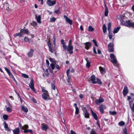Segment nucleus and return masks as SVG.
Segmentation results:
<instances>
[{
	"instance_id": "1",
	"label": "nucleus",
	"mask_w": 134,
	"mask_h": 134,
	"mask_svg": "<svg viewBox=\"0 0 134 134\" xmlns=\"http://www.w3.org/2000/svg\"><path fill=\"white\" fill-rule=\"evenodd\" d=\"M90 79L92 83L93 84L98 83L99 84L102 83V82L100 80L97 78H96L94 75H92L90 77Z\"/></svg>"
},
{
	"instance_id": "2",
	"label": "nucleus",
	"mask_w": 134,
	"mask_h": 134,
	"mask_svg": "<svg viewBox=\"0 0 134 134\" xmlns=\"http://www.w3.org/2000/svg\"><path fill=\"white\" fill-rule=\"evenodd\" d=\"M110 57L111 58V61L114 64V65H117L118 62L116 60V57L113 53H111L110 54Z\"/></svg>"
},
{
	"instance_id": "3",
	"label": "nucleus",
	"mask_w": 134,
	"mask_h": 134,
	"mask_svg": "<svg viewBox=\"0 0 134 134\" xmlns=\"http://www.w3.org/2000/svg\"><path fill=\"white\" fill-rule=\"evenodd\" d=\"M124 25L127 26L134 28V23L130 22V21H126L124 23Z\"/></svg>"
},
{
	"instance_id": "4",
	"label": "nucleus",
	"mask_w": 134,
	"mask_h": 134,
	"mask_svg": "<svg viewBox=\"0 0 134 134\" xmlns=\"http://www.w3.org/2000/svg\"><path fill=\"white\" fill-rule=\"evenodd\" d=\"M114 44L113 43H110L108 45V49L110 52H112L114 51Z\"/></svg>"
},
{
	"instance_id": "5",
	"label": "nucleus",
	"mask_w": 134,
	"mask_h": 134,
	"mask_svg": "<svg viewBox=\"0 0 134 134\" xmlns=\"http://www.w3.org/2000/svg\"><path fill=\"white\" fill-rule=\"evenodd\" d=\"M67 50L69 52V53L71 54L73 53V47L72 46H68L66 47Z\"/></svg>"
},
{
	"instance_id": "6",
	"label": "nucleus",
	"mask_w": 134,
	"mask_h": 134,
	"mask_svg": "<svg viewBox=\"0 0 134 134\" xmlns=\"http://www.w3.org/2000/svg\"><path fill=\"white\" fill-rule=\"evenodd\" d=\"M41 129L43 131H46L49 127L48 126L45 124H43L41 125Z\"/></svg>"
},
{
	"instance_id": "7",
	"label": "nucleus",
	"mask_w": 134,
	"mask_h": 134,
	"mask_svg": "<svg viewBox=\"0 0 134 134\" xmlns=\"http://www.w3.org/2000/svg\"><path fill=\"white\" fill-rule=\"evenodd\" d=\"M104 99L100 97L99 99H97L96 100V103L97 104H99L100 103L103 102Z\"/></svg>"
},
{
	"instance_id": "8",
	"label": "nucleus",
	"mask_w": 134,
	"mask_h": 134,
	"mask_svg": "<svg viewBox=\"0 0 134 134\" xmlns=\"http://www.w3.org/2000/svg\"><path fill=\"white\" fill-rule=\"evenodd\" d=\"M47 2L49 6H52L55 4L56 2L55 1H52L51 0H48Z\"/></svg>"
},
{
	"instance_id": "9",
	"label": "nucleus",
	"mask_w": 134,
	"mask_h": 134,
	"mask_svg": "<svg viewBox=\"0 0 134 134\" xmlns=\"http://www.w3.org/2000/svg\"><path fill=\"white\" fill-rule=\"evenodd\" d=\"M129 92V90L127 87L125 86L124 87L123 91V94L124 96H126V95Z\"/></svg>"
},
{
	"instance_id": "10",
	"label": "nucleus",
	"mask_w": 134,
	"mask_h": 134,
	"mask_svg": "<svg viewBox=\"0 0 134 134\" xmlns=\"http://www.w3.org/2000/svg\"><path fill=\"white\" fill-rule=\"evenodd\" d=\"M29 85L30 88L33 90H34L35 88L34 87V83L33 80L32 79L30 82V83H29Z\"/></svg>"
},
{
	"instance_id": "11",
	"label": "nucleus",
	"mask_w": 134,
	"mask_h": 134,
	"mask_svg": "<svg viewBox=\"0 0 134 134\" xmlns=\"http://www.w3.org/2000/svg\"><path fill=\"white\" fill-rule=\"evenodd\" d=\"M64 18L66 19V22H68L69 24L71 25L72 24V20L70 19L69 18H68L66 16L64 15Z\"/></svg>"
},
{
	"instance_id": "12",
	"label": "nucleus",
	"mask_w": 134,
	"mask_h": 134,
	"mask_svg": "<svg viewBox=\"0 0 134 134\" xmlns=\"http://www.w3.org/2000/svg\"><path fill=\"white\" fill-rule=\"evenodd\" d=\"M34 51V50L32 49H30L27 54V56L29 57H30L33 56Z\"/></svg>"
},
{
	"instance_id": "13",
	"label": "nucleus",
	"mask_w": 134,
	"mask_h": 134,
	"mask_svg": "<svg viewBox=\"0 0 134 134\" xmlns=\"http://www.w3.org/2000/svg\"><path fill=\"white\" fill-rule=\"evenodd\" d=\"M83 111L85 113V117L86 118H88L89 117V113L87 111V109L85 108L84 110Z\"/></svg>"
},
{
	"instance_id": "14",
	"label": "nucleus",
	"mask_w": 134,
	"mask_h": 134,
	"mask_svg": "<svg viewBox=\"0 0 134 134\" xmlns=\"http://www.w3.org/2000/svg\"><path fill=\"white\" fill-rule=\"evenodd\" d=\"M14 134H19L20 132L19 129L18 127L13 130Z\"/></svg>"
},
{
	"instance_id": "15",
	"label": "nucleus",
	"mask_w": 134,
	"mask_h": 134,
	"mask_svg": "<svg viewBox=\"0 0 134 134\" xmlns=\"http://www.w3.org/2000/svg\"><path fill=\"white\" fill-rule=\"evenodd\" d=\"M85 48L87 49H88L91 46V44L90 42H87L85 43Z\"/></svg>"
},
{
	"instance_id": "16",
	"label": "nucleus",
	"mask_w": 134,
	"mask_h": 134,
	"mask_svg": "<svg viewBox=\"0 0 134 134\" xmlns=\"http://www.w3.org/2000/svg\"><path fill=\"white\" fill-rule=\"evenodd\" d=\"M92 116L96 120H97L98 119V118L96 114L94 113L93 111L92 110V109L91 110Z\"/></svg>"
},
{
	"instance_id": "17",
	"label": "nucleus",
	"mask_w": 134,
	"mask_h": 134,
	"mask_svg": "<svg viewBox=\"0 0 134 134\" xmlns=\"http://www.w3.org/2000/svg\"><path fill=\"white\" fill-rule=\"evenodd\" d=\"M47 94L44 93L42 94V97L45 100H46L48 99V95Z\"/></svg>"
},
{
	"instance_id": "18",
	"label": "nucleus",
	"mask_w": 134,
	"mask_h": 134,
	"mask_svg": "<svg viewBox=\"0 0 134 134\" xmlns=\"http://www.w3.org/2000/svg\"><path fill=\"white\" fill-rule=\"evenodd\" d=\"M85 59L87 62V63L86 64V66L88 68H89L90 66V62L87 58H85Z\"/></svg>"
},
{
	"instance_id": "19",
	"label": "nucleus",
	"mask_w": 134,
	"mask_h": 134,
	"mask_svg": "<svg viewBox=\"0 0 134 134\" xmlns=\"http://www.w3.org/2000/svg\"><path fill=\"white\" fill-rule=\"evenodd\" d=\"M61 42L63 44V47L65 50H66L67 49V46L65 44L64 41L63 40H62L61 41Z\"/></svg>"
},
{
	"instance_id": "20",
	"label": "nucleus",
	"mask_w": 134,
	"mask_h": 134,
	"mask_svg": "<svg viewBox=\"0 0 134 134\" xmlns=\"http://www.w3.org/2000/svg\"><path fill=\"white\" fill-rule=\"evenodd\" d=\"M99 108L101 113L102 114L103 113L104 106L102 105H101L99 106Z\"/></svg>"
},
{
	"instance_id": "21",
	"label": "nucleus",
	"mask_w": 134,
	"mask_h": 134,
	"mask_svg": "<svg viewBox=\"0 0 134 134\" xmlns=\"http://www.w3.org/2000/svg\"><path fill=\"white\" fill-rule=\"evenodd\" d=\"M58 91L57 90H53L52 91V93L54 96H56L58 95Z\"/></svg>"
},
{
	"instance_id": "22",
	"label": "nucleus",
	"mask_w": 134,
	"mask_h": 134,
	"mask_svg": "<svg viewBox=\"0 0 134 134\" xmlns=\"http://www.w3.org/2000/svg\"><path fill=\"white\" fill-rule=\"evenodd\" d=\"M41 16L40 15H39L38 16H36V19L38 23H41Z\"/></svg>"
},
{
	"instance_id": "23",
	"label": "nucleus",
	"mask_w": 134,
	"mask_h": 134,
	"mask_svg": "<svg viewBox=\"0 0 134 134\" xmlns=\"http://www.w3.org/2000/svg\"><path fill=\"white\" fill-rule=\"evenodd\" d=\"M99 69L101 73L102 74H103L105 73V69L102 67L101 66H100L99 67Z\"/></svg>"
},
{
	"instance_id": "24",
	"label": "nucleus",
	"mask_w": 134,
	"mask_h": 134,
	"mask_svg": "<svg viewBox=\"0 0 134 134\" xmlns=\"http://www.w3.org/2000/svg\"><path fill=\"white\" fill-rule=\"evenodd\" d=\"M3 124L4 125V127L6 130L7 131H9L10 129L8 128L7 124L5 122H4L3 123Z\"/></svg>"
},
{
	"instance_id": "25",
	"label": "nucleus",
	"mask_w": 134,
	"mask_h": 134,
	"mask_svg": "<svg viewBox=\"0 0 134 134\" xmlns=\"http://www.w3.org/2000/svg\"><path fill=\"white\" fill-rule=\"evenodd\" d=\"M120 27H118L114 29L113 31V33H117L120 29Z\"/></svg>"
},
{
	"instance_id": "26",
	"label": "nucleus",
	"mask_w": 134,
	"mask_h": 134,
	"mask_svg": "<svg viewBox=\"0 0 134 134\" xmlns=\"http://www.w3.org/2000/svg\"><path fill=\"white\" fill-rule=\"evenodd\" d=\"M102 29L103 32L105 33L106 32L107 30V27L105 24H104L103 25Z\"/></svg>"
},
{
	"instance_id": "27",
	"label": "nucleus",
	"mask_w": 134,
	"mask_h": 134,
	"mask_svg": "<svg viewBox=\"0 0 134 134\" xmlns=\"http://www.w3.org/2000/svg\"><path fill=\"white\" fill-rule=\"evenodd\" d=\"M5 107L6 108L7 111L9 113H11L12 111V109L9 107H8L7 105H5Z\"/></svg>"
},
{
	"instance_id": "28",
	"label": "nucleus",
	"mask_w": 134,
	"mask_h": 134,
	"mask_svg": "<svg viewBox=\"0 0 134 134\" xmlns=\"http://www.w3.org/2000/svg\"><path fill=\"white\" fill-rule=\"evenodd\" d=\"M21 129L23 130L26 129L28 127V126L27 125H25L23 126H22V125H21Z\"/></svg>"
},
{
	"instance_id": "29",
	"label": "nucleus",
	"mask_w": 134,
	"mask_h": 134,
	"mask_svg": "<svg viewBox=\"0 0 134 134\" xmlns=\"http://www.w3.org/2000/svg\"><path fill=\"white\" fill-rule=\"evenodd\" d=\"M21 110L25 112H27L28 111V109L27 108H25L24 107L22 106L21 107Z\"/></svg>"
},
{
	"instance_id": "30",
	"label": "nucleus",
	"mask_w": 134,
	"mask_h": 134,
	"mask_svg": "<svg viewBox=\"0 0 134 134\" xmlns=\"http://www.w3.org/2000/svg\"><path fill=\"white\" fill-rule=\"evenodd\" d=\"M111 26V23L109 22V23L108 25V30L109 32H111V30L110 29Z\"/></svg>"
},
{
	"instance_id": "31",
	"label": "nucleus",
	"mask_w": 134,
	"mask_h": 134,
	"mask_svg": "<svg viewBox=\"0 0 134 134\" xmlns=\"http://www.w3.org/2000/svg\"><path fill=\"white\" fill-rule=\"evenodd\" d=\"M94 30V28L91 26H90L88 28V31L89 32L92 31Z\"/></svg>"
},
{
	"instance_id": "32",
	"label": "nucleus",
	"mask_w": 134,
	"mask_h": 134,
	"mask_svg": "<svg viewBox=\"0 0 134 134\" xmlns=\"http://www.w3.org/2000/svg\"><path fill=\"white\" fill-rule=\"evenodd\" d=\"M24 132L25 133H26L27 132H29L31 133H32V130L31 129L26 130H25L24 131Z\"/></svg>"
},
{
	"instance_id": "33",
	"label": "nucleus",
	"mask_w": 134,
	"mask_h": 134,
	"mask_svg": "<svg viewBox=\"0 0 134 134\" xmlns=\"http://www.w3.org/2000/svg\"><path fill=\"white\" fill-rule=\"evenodd\" d=\"M9 75V76L15 82H16V81L15 80L14 76L11 73Z\"/></svg>"
},
{
	"instance_id": "34",
	"label": "nucleus",
	"mask_w": 134,
	"mask_h": 134,
	"mask_svg": "<svg viewBox=\"0 0 134 134\" xmlns=\"http://www.w3.org/2000/svg\"><path fill=\"white\" fill-rule=\"evenodd\" d=\"M14 36L15 37H16L17 36L21 37L22 36V35L21 34V33L20 32L19 33H16V34L14 35Z\"/></svg>"
},
{
	"instance_id": "35",
	"label": "nucleus",
	"mask_w": 134,
	"mask_h": 134,
	"mask_svg": "<svg viewBox=\"0 0 134 134\" xmlns=\"http://www.w3.org/2000/svg\"><path fill=\"white\" fill-rule=\"evenodd\" d=\"M50 66L52 70L54 69L55 68V65L54 63H52L51 64Z\"/></svg>"
},
{
	"instance_id": "36",
	"label": "nucleus",
	"mask_w": 134,
	"mask_h": 134,
	"mask_svg": "<svg viewBox=\"0 0 134 134\" xmlns=\"http://www.w3.org/2000/svg\"><path fill=\"white\" fill-rule=\"evenodd\" d=\"M108 13V9H105V10L104 13L105 15V16H107Z\"/></svg>"
},
{
	"instance_id": "37",
	"label": "nucleus",
	"mask_w": 134,
	"mask_h": 134,
	"mask_svg": "<svg viewBox=\"0 0 134 134\" xmlns=\"http://www.w3.org/2000/svg\"><path fill=\"white\" fill-rule=\"evenodd\" d=\"M3 117L4 119L6 120H7L8 118V116L6 114H4L3 115Z\"/></svg>"
},
{
	"instance_id": "38",
	"label": "nucleus",
	"mask_w": 134,
	"mask_h": 134,
	"mask_svg": "<svg viewBox=\"0 0 134 134\" xmlns=\"http://www.w3.org/2000/svg\"><path fill=\"white\" fill-rule=\"evenodd\" d=\"M75 114L77 115L79 113V108L78 107H75Z\"/></svg>"
},
{
	"instance_id": "39",
	"label": "nucleus",
	"mask_w": 134,
	"mask_h": 134,
	"mask_svg": "<svg viewBox=\"0 0 134 134\" xmlns=\"http://www.w3.org/2000/svg\"><path fill=\"white\" fill-rule=\"evenodd\" d=\"M22 76L23 77L25 78H29L28 76L25 74H22Z\"/></svg>"
},
{
	"instance_id": "40",
	"label": "nucleus",
	"mask_w": 134,
	"mask_h": 134,
	"mask_svg": "<svg viewBox=\"0 0 134 134\" xmlns=\"http://www.w3.org/2000/svg\"><path fill=\"white\" fill-rule=\"evenodd\" d=\"M118 124L120 126H123L125 124V122L123 121H121L119 122Z\"/></svg>"
},
{
	"instance_id": "41",
	"label": "nucleus",
	"mask_w": 134,
	"mask_h": 134,
	"mask_svg": "<svg viewBox=\"0 0 134 134\" xmlns=\"http://www.w3.org/2000/svg\"><path fill=\"white\" fill-rule=\"evenodd\" d=\"M109 113L110 114L112 115H114L116 114V112L115 111H109Z\"/></svg>"
},
{
	"instance_id": "42",
	"label": "nucleus",
	"mask_w": 134,
	"mask_h": 134,
	"mask_svg": "<svg viewBox=\"0 0 134 134\" xmlns=\"http://www.w3.org/2000/svg\"><path fill=\"white\" fill-rule=\"evenodd\" d=\"M109 37L110 39H111L112 37V34L111 33V32H109Z\"/></svg>"
},
{
	"instance_id": "43",
	"label": "nucleus",
	"mask_w": 134,
	"mask_h": 134,
	"mask_svg": "<svg viewBox=\"0 0 134 134\" xmlns=\"http://www.w3.org/2000/svg\"><path fill=\"white\" fill-rule=\"evenodd\" d=\"M56 19V18L54 17H52V18H51L50 19V21L51 22H54Z\"/></svg>"
},
{
	"instance_id": "44",
	"label": "nucleus",
	"mask_w": 134,
	"mask_h": 134,
	"mask_svg": "<svg viewBox=\"0 0 134 134\" xmlns=\"http://www.w3.org/2000/svg\"><path fill=\"white\" fill-rule=\"evenodd\" d=\"M24 40L26 42H30V39L26 37L24 38Z\"/></svg>"
},
{
	"instance_id": "45",
	"label": "nucleus",
	"mask_w": 134,
	"mask_h": 134,
	"mask_svg": "<svg viewBox=\"0 0 134 134\" xmlns=\"http://www.w3.org/2000/svg\"><path fill=\"white\" fill-rule=\"evenodd\" d=\"M4 68L5 69V70L7 71V72L8 73L9 75V74H10V73L11 72L9 69H7V68L6 67H4Z\"/></svg>"
},
{
	"instance_id": "46",
	"label": "nucleus",
	"mask_w": 134,
	"mask_h": 134,
	"mask_svg": "<svg viewBox=\"0 0 134 134\" xmlns=\"http://www.w3.org/2000/svg\"><path fill=\"white\" fill-rule=\"evenodd\" d=\"M4 68L5 69V70L7 71V72L8 73L9 75V74H10V73L11 72L9 69H7V68L6 67H4Z\"/></svg>"
},
{
	"instance_id": "47",
	"label": "nucleus",
	"mask_w": 134,
	"mask_h": 134,
	"mask_svg": "<svg viewBox=\"0 0 134 134\" xmlns=\"http://www.w3.org/2000/svg\"><path fill=\"white\" fill-rule=\"evenodd\" d=\"M42 91L43 92H44L45 93H48L47 91L44 88H42Z\"/></svg>"
},
{
	"instance_id": "48",
	"label": "nucleus",
	"mask_w": 134,
	"mask_h": 134,
	"mask_svg": "<svg viewBox=\"0 0 134 134\" xmlns=\"http://www.w3.org/2000/svg\"><path fill=\"white\" fill-rule=\"evenodd\" d=\"M49 48V51L51 52L52 53H53V51L52 49V47L51 46L49 47H48Z\"/></svg>"
},
{
	"instance_id": "49",
	"label": "nucleus",
	"mask_w": 134,
	"mask_h": 134,
	"mask_svg": "<svg viewBox=\"0 0 134 134\" xmlns=\"http://www.w3.org/2000/svg\"><path fill=\"white\" fill-rule=\"evenodd\" d=\"M51 86L53 90H55V85L53 83H52L51 84Z\"/></svg>"
},
{
	"instance_id": "50",
	"label": "nucleus",
	"mask_w": 134,
	"mask_h": 134,
	"mask_svg": "<svg viewBox=\"0 0 134 134\" xmlns=\"http://www.w3.org/2000/svg\"><path fill=\"white\" fill-rule=\"evenodd\" d=\"M90 134H97L96 132L93 130H92L90 132Z\"/></svg>"
},
{
	"instance_id": "51",
	"label": "nucleus",
	"mask_w": 134,
	"mask_h": 134,
	"mask_svg": "<svg viewBox=\"0 0 134 134\" xmlns=\"http://www.w3.org/2000/svg\"><path fill=\"white\" fill-rule=\"evenodd\" d=\"M127 130L126 128H125L123 130V132L124 133V134H126L127 133Z\"/></svg>"
},
{
	"instance_id": "52",
	"label": "nucleus",
	"mask_w": 134,
	"mask_h": 134,
	"mask_svg": "<svg viewBox=\"0 0 134 134\" xmlns=\"http://www.w3.org/2000/svg\"><path fill=\"white\" fill-rule=\"evenodd\" d=\"M24 30V32L26 34H28L29 33V31L28 30L26 29H23Z\"/></svg>"
},
{
	"instance_id": "53",
	"label": "nucleus",
	"mask_w": 134,
	"mask_h": 134,
	"mask_svg": "<svg viewBox=\"0 0 134 134\" xmlns=\"http://www.w3.org/2000/svg\"><path fill=\"white\" fill-rule=\"evenodd\" d=\"M72 41L71 40H70L69 42L68 45V46H72Z\"/></svg>"
},
{
	"instance_id": "54",
	"label": "nucleus",
	"mask_w": 134,
	"mask_h": 134,
	"mask_svg": "<svg viewBox=\"0 0 134 134\" xmlns=\"http://www.w3.org/2000/svg\"><path fill=\"white\" fill-rule=\"evenodd\" d=\"M49 59L50 61L52 62H55V60L53 58H50Z\"/></svg>"
},
{
	"instance_id": "55",
	"label": "nucleus",
	"mask_w": 134,
	"mask_h": 134,
	"mask_svg": "<svg viewBox=\"0 0 134 134\" xmlns=\"http://www.w3.org/2000/svg\"><path fill=\"white\" fill-rule=\"evenodd\" d=\"M20 33H21V34L22 35H22H24V31L23 29H21L20 31Z\"/></svg>"
},
{
	"instance_id": "56",
	"label": "nucleus",
	"mask_w": 134,
	"mask_h": 134,
	"mask_svg": "<svg viewBox=\"0 0 134 134\" xmlns=\"http://www.w3.org/2000/svg\"><path fill=\"white\" fill-rule=\"evenodd\" d=\"M55 67L58 69L59 70L60 69V67L59 65L56 64L55 65Z\"/></svg>"
},
{
	"instance_id": "57",
	"label": "nucleus",
	"mask_w": 134,
	"mask_h": 134,
	"mask_svg": "<svg viewBox=\"0 0 134 134\" xmlns=\"http://www.w3.org/2000/svg\"><path fill=\"white\" fill-rule=\"evenodd\" d=\"M47 44H48V47H49L51 46V43L50 42V41H48V42H47Z\"/></svg>"
},
{
	"instance_id": "58",
	"label": "nucleus",
	"mask_w": 134,
	"mask_h": 134,
	"mask_svg": "<svg viewBox=\"0 0 134 134\" xmlns=\"http://www.w3.org/2000/svg\"><path fill=\"white\" fill-rule=\"evenodd\" d=\"M45 74L47 76H48L49 75V73H48V70L46 69L45 71Z\"/></svg>"
},
{
	"instance_id": "59",
	"label": "nucleus",
	"mask_w": 134,
	"mask_h": 134,
	"mask_svg": "<svg viewBox=\"0 0 134 134\" xmlns=\"http://www.w3.org/2000/svg\"><path fill=\"white\" fill-rule=\"evenodd\" d=\"M70 133L71 134H76V133L75 131H72V130H71Z\"/></svg>"
},
{
	"instance_id": "60",
	"label": "nucleus",
	"mask_w": 134,
	"mask_h": 134,
	"mask_svg": "<svg viewBox=\"0 0 134 134\" xmlns=\"http://www.w3.org/2000/svg\"><path fill=\"white\" fill-rule=\"evenodd\" d=\"M37 25V23L35 22H33V25L34 26H36Z\"/></svg>"
},
{
	"instance_id": "61",
	"label": "nucleus",
	"mask_w": 134,
	"mask_h": 134,
	"mask_svg": "<svg viewBox=\"0 0 134 134\" xmlns=\"http://www.w3.org/2000/svg\"><path fill=\"white\" fill-rule=\"evenodd\" d=\"M59 11H60V9H58L57 10H55V11L54 12L56 14H58L59 13Z\"/></svg>"
},
{
	"instance_id": "62",
	"label": "nucleus",
	"mask_w": 134,
	"mask_h": 134,
	"mask_svg": "<svg viewBox=\"0 0 134 134\" xmlns=\"http://www.w3.org/2000/svg\"><path fill=\"white\" fill-rule=\"evenodd\" d=\"M7 104L8 106H9L10 107H12V105L9 102H8L7 103Z\"/></svg>"
},
{
	"instance_id": "63",
	"label": "nucleus",
	"mask_w": 134,
	"mask_h": 134,
	"mask_svg": "<svg viewBox=\"0 0 134 134\" xmlns=\"http://www.w3.org/2000/svg\"><path fill=\"white\" fill-rule=\"evenodd\" d=\"M69 71H70L69 69H68V70L66 71V74L67 75V76L68 77V76H69Z\"/></svg>"
},
{
	"instance_id": "64",
	"label": "nucleus",
	"mask_w": 134,
	"mask_h": 134,
	"mask_svg": "<svg viewBox=\"0 0 134 134\" xmlns=\"http://www.w3.org/2000/svg\"><path fill=\"white\" fill-rule=\"evenodd\" d=\"M93 51L94 53L96 54L97 53V52L96 50L95 47H94L93 48Z\"/></svg>"
}]
</instances>
